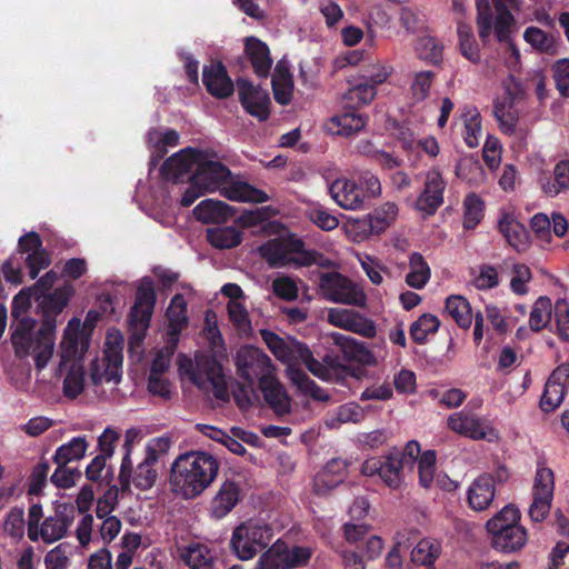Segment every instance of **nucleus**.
Instances as JSON below:
<instances>
[{"label": "nucleus", "mask_w": 569, "mask_h": 569, "mask_svg": "<svg viewBox=\"0 0 569 569\" xmlns=\"http://www.w3.org/2000/svg\"><path fill=\"white\" fill-rule=\"evenodd\" d=\"M191 177L204 191L219 190L221 196L231 201L262 203L269 200L263 190L246 181H228L231 178L230 169L213 153L206 151L198 153V166Z\"/></svg>", "instance_id": "1"}, {"label": "nucleus", "mask_w": 569, "mask_h": 569, "mask_svg": "<svg viewBox=\"0 0 569 569\" xmlns=\"http://www.w3.org/2000/svg\"><path fill=\"white\" fill-rule=\"evenodd\" d=\"M218 460L202 451L180 455L171 467L170 486L172 491L184 499L200 496L216 479Z\"/></svg>", "instance_id": "2"}, {"label": "nucleus", "mask_w": 569, "mask_h": 569, "mask_svg": "<svg viewBox=\"0 0 569 569\" xmlns=\"http://www.w3.org/2000/svg\"><path fill=\"white\" fill-rule=\"evenodd\" d=\"M36 321L23 317L11 323V342L19 358L31 356L36 369L41 371L47 367L54 352L56 322L47 318L38 330Z\"/></svg>", "instance_id": "3"}, {"label": "nucleus", "mask_w": 569, "mask_h": 569, "mask_svg": "<svg viewBox=\"0 0 569 569\" xmlns=\"http://www.w3.org/2000/svg\"><path fill=\"white\" fill-rule=\"evenodd\" d=\"M261 257L273 268L288 264H298L309 267L317 264L321 268H331L333 262L323 253L305 248V242L293 236L287 238H276L267 241L259 247Z\"/></svg>", "instance_id": "4"}, {"label": "nucleus", "mask_w": 569, "mask_h": 569, "mask_svg": "<svg viewBox=\"0 0 569 569\" xmlns=\"http://www.w3.org/2000/svg\"><path fill=\"white\" fill-rule=\"evenodd\" d=\"M157 295L151 278L143 277L136 291L134 303L129 313V348H140L150 327Z\"/></svg>", "instance_id": "5"}, {"label": "nucleus", "mask_w": 569, "mask_h": 569, "mask_svg": "<svg viewBox=\"0 0 569 569\" xmlns=\"http://www.w3.org/2000/svg\"><path fill=\"white\" fill-rule=\"evenodd\" d=\"M272 536L269 525L249 520L234 528L230 548L240 560H249L269 546Z\"/></svg>", "instance_id": "6"}, {"label": "nucleus", "mask_w": 569, "mask_h": 569, "mask_svg": "<svg viewBox=\"0 0 569 569\" xmlns=\"http://www.w3.org/2000/svg\"><path fill=\"white\" fill-rule=\"evenodd\" d=\"M188 375L192 383L201 390L212 389L214 398L229 401V391L221 363L212 356L196 358L194 367L191 366Z\"/></svg>", "instance_id": "7"}, {"label": "nucleus", "mask_w": 569, "mask_h": 569, "mask_svg": "<svg viewBox=\"0 0 569 569\" xmlns=\"http://www.w3.org/2000/svg\"><path fill=\"white\" fill-rule=\"evenodd\" d=\"M122 337L109 333L107 337V349L102 358H96L90 366V381L93 386L102 382L118 385L121 380L122 366Z\"/></svg>", "instance_id": "8"}, {"label": "nucleus", "mask_w": 569, "mask_h": 569, "mask_svg": "<svg viewBox=\"0 0 569 569\" xmlns=\"http://www.w3.org/2000/svg\"><path fill=\"white\" fill-rule=\"evenodd\" d=\"M236 368L238 376L248 382L251 390L256 381L260 385L274 375L270 357L252 346L241 347L237 351Z\"/></svg>", "instance_id": "9"}, {"label": "nucleus", "mask_w": 569, "mask_h": 569, "mask_svg": "<svg viewBox=\"0 0 569 569\" xmlns=\"http://www.w3.org/2000/svg\"><path fill=\"white\" fill-rule=\"evenodd\" d=\"M319 288L327 300L336 303L363 307L367 301L363 291L339 272L321 274Z\"/></svg>", "instance_id": "10"}, {"label": "nucleus", "mask_w": 569, "mask_h": 569, "mask_svg": "<svg viewBox=\"0 0 569 569\" xmlns=\"http://www.w3.org/2000/svg\"><path fill=\"white\" fill-rule=\"evenodd\" d=\"M503 96L495 100L493 116L502 130L513 132L519 118L517 103L523 98V89L521 83L513 76H509L503 80Z\"/></svg>", "instance_id": "11"}, {"label": "nucleus", "mask_w": 569, "mask_h": 569, "mask_svg": "<svg viewBox=\"0 0 569 569\" xmlns=\"http://www.w3.org/2000/svg\"><path fill=\"white\" fill-rule=\"evenodd\" d=\"M90 340L79 319L73 318L68 322L60 342L59 373L72 362H81L82 356L89 349Z\"/></svg>", "instance_id": "12"}, {"label": "nucleus", "mask_w": 569, "mask_h": 569, "mask_svg": "<svg viewBox=\"0 0 569 569\" xmlns=\"http://www.w3.org/2000/svg\"><path fill=\"white\" fill-rule=\"evenodd\" d=\"M555 476L549 468L541 467L537 470L532 487V503L529 507V517L535 522L546 519L550 512L553 499Z\"/></svg>", "instance_id": "13"}, {"label": "nucleus", "mask_w": 569, "mask_h": 569, "mask_svg": "<svg viewBox=\"0 0 569 569\" xmlns=\"http://www.w3.org/2000/svg\"><path fill=\"white\" fill-rule=\"evenodd\" d=\"M387 76V72L378 71L355 78L350 89L342 97L345 109H357L369 104L376 97V87L386 81Z\"/></svg>", "instance_id": "14"}, {"label": "nucleus", "mask_w": 569, "mask_h": 569, "mask_svg": "<svg viewBox=\"0 0 569 569\" xmlns=\"http://www.w3.org/2000/svg\"><path fill=\"white\" fill-rule=\"evenodd\" d=\"M237 91L243 109L259 121H266L270 116L271 100L267 90L253 86L248 79H237Z\"/></svg>", "instance_id": "15"}, {"label": "nucleus", "mask_w": 569, "mask_h": 569, "mask_svg": "<svg viewBox=\"0 0 569 569\" xmlns=\"http://www.w3.org/2000/svg\"><path fill=\"white\" fill-rule=\"evenodd\" d=\"M400 456L392 451L381 461L378 458L367 459L361 466L365 476L378 475L382 481L392 489L400 488L406 467L399 460Z\"/></svg>", "instance_id": "16"}, {"label": "nucleus", "mask_w": 569, "mask_h": 569, "mask_svg": "<svg viewBox=\"0 0 569 569\" xmlns=\"http://www.w3.org/2000/svg\"><path fill=\"white\" fill-rule=\"evenodd\" d=\"M73 506L59 503L52 515L46 517L40 525V537L46 543H53L62 539L74 521Z\"/></svg>", "instance_id": "17"}, {"label": "nucleus", "mask_w": 569, "mask_h": 569, "mask_svg": "<svg viewBox=\"0 0 569 569\" xmlns=\"http://www.w3.org/2000/svg\"><path fill=\"white\" fill-rule=\"evenodd\" d=\"M327 318L332 326L367 338L377 333L375 322L352 309L330 308Z\"/></svg>", "instance_id": "18"}, {"label": "nucleus", "mask_w": 569, "mask_h": 569, "mask_svg": "<svg viewBox=\"0 0 569 569\" xmlns=\"http://www.w3.org/2000/svg\"><path fill=\"white\" fill-rule=\"evenodd\" d=\"M447 182L437 169H431L426 173L425 186L421 194L418 197L416 207L427 216L436 213L443 203V192Z\"/></svg>", "instance_id": "19"}, {"label": "nucleus", "mask_w": 569, "mask_h": 569, "mask_svg": "<svg viewBox=\"0 0 569 569\" xmlns=\"http://www.w3.org/2000/svg\"><path fill=\"white\" fill-rule=\"evenodd\" d=\"M568 381L569 363H562L551 372L545 385V390L540 399V408L543 411L551 412L561 405Z\"/></svg>", "instance_id": "20"}, {"label": "nucleus", "mask_w": 569, "mask_h": 569, "mask_svg": "<svg viewBox=\"0 0 569 569\" xmlns=\"http://www.w3.org/2000/svg\"><path fill=\"white\" fill-rule=\"evenodd\" d=\"M199 152L201 150L187 148L169 157L161 167L162 176L174 183L182 181L184 174L194 172Z\"/></svg>", "instance_id": "21"}, {"label": "nucleus", "mask_w": 569, "mask_h": 569, "mask_svg": "<svg viewBox=\"0 0 569 569\" xmlns=\"http://www.w3.org/2000/svg\"><path fill=\"white\" fill-rule=\"evenodd\" d=\"M202 82L208 92L219 99L231 96L234 90L233 82L220 61H212L203 67Z\"/></svg>", "instance_id": "22"}, {"label": "nucleus", "mask_w": 569, "mask_h": 569, "mask_svg": "<svg viewBox=\"0 0 569 569\" xmlns=\"http://www.w3.org/2000/svg\"><path fill=\"white\" fill-rule=\"evenodd\" d=\"M331 198L338 206L347 210H359L363 207L362 190L348 179L335 180L329 188Z\"/></svg>", "instance_id": "23"}, {"label": "nucleus", "mask_w": 569, "mask_h": 569, "mask_svg": "<svg viewBox=\"0 0 569 569\" xmlns=\"http://www.w3.org/2000/svg\"><path fill=\"white\" fill-rule=\"evenodd\" d=\"M237 210L228 203L206 199L198 203L193 209V216L203 223H223L236 214Z\"/></svg>", "instance_id": "24"}, {"label": "nucleus", "mask_w": 569, "mask_h": 569, "mask_svg": "<svg viewBox=\"0 0 569 569\" xmlns=\"http://www.w3.org/2000/svg\"><path fill=\"white\" fill-rule=\"evenodd\" d=\"M347 461L340 458L329 460L315 478V491L318 495H325L340 485L347 476Z\"/></svg>", "instance_id": "25"}, {"label": "nucleus", "mask_w": 569, "mask_h": 569, "mask_svg": "<svg viewBox=\"0 0 569 569\" xmlns=\"http://www.w3.org/2000/svg\"><path fill=\"white\" fill-rule=\"evenodd\" d=\"M448 427L457 433L475 440L487 438L491 429L473 415L463 411L448 418Z\"/></svg>", "instance_id": "26"}, {"label": "nucleus", "mask_w": 569, "mask_h": 569, "mask_svg": "<svg viewBox=\"0 0 569 569\" xmlns=\"http://www.w3.org/2000/svg\"><path fill=\"white\" fill-rule=\"evenodd\" d=\"M331 338L347 361L367 366L376 362L373 355L362 342L338 332L331 333Z\"/></svg>", "instance_id": "27"}, {"label": "nucleus", "mask_w": 569, "mask_h": 569, "mask_svg": "<svg viewBox=\"0 0 569 569\" xmlns=\"http://www.w3.org/2000/svg\"><path fill=\"white\" fill-rule=\"evenodd\" d=\"M259 388L266 402L277 415L282 416L290 412V397L274 375L269 379L261 381Z\"/></svg>", "instance_id": "28"}, {"label": "nucleus", "mask_w": 569, "mask_h": 569, "mask_svg": "<svg viewBox=\"0 0 569 569\" xmlns=\"http://www.w3.org/2000/svg\"><path fill=\"white\" fill-rule=\"evenodd\" d=\"M244 51L256 74L267 78L272 66L268 46L256 37H248L244 42Z\"/></svg>", "instance_id": "29"}, {"label": "nucleus", "mask_w": 569, "mask_h": 569, "mask_svg": "<svg viewBox=\"0 0 569 569\" xmlns=\"http://www.w3.org/2000/svg\"><path fill=\"white\" fill-rule=\"evenodd\" d=\"M495 498V481L491 476L478 477L469 487L468 502L476 511L487 509Z\"/></svg>", "instance_id": "30"}, {"label": "nucleus", "mask_w": 569, "mask_h": 569, "mask_svg": "<svg viewBox=\"0 0 569 569\" xmlns=\"http://www.w3.org/2000/svg\"><path fill=\"white\" fill-rule=\"evenodd\" d=\"M499 231L507 242L517 251H523L529 244V232L526 227L510 214H503L498 223Z\"/></svg>", "instance_id": "31"}, {"label": "nucleus", "mask_w": 569, "mask_h": 569, "mask_svg": "<svg viewBox=\"0 0 569 569\" xmlns=\"http://www.w3.org/2000/svg\"><path fill=\"white\" fill-rule=\"evenodd\" d=\"M271 84L274 100L281 106L289 104L293 93V81L289 68L281 61L276 64Z\"/></svg>", "instance_id": "32"}, {"label": "nucleus", "mask_w": 569, "mask_h": 569, "mask_svg": "<svg viewBox=\"0 0 569 569\" xmlns=\"http://www.w3.org/2000/svg\"><path fill=\"white\" fill-rule=\"evenodd\" d=\"M527 542V531L522 526L500 528V532L491 535V545L496 550L513 552L521 549Z\"/></svg>", "instance_id": "33"}, {"label": "nucleus", "mask_w": 569, "mask_h": 569, "mask_svg": "<svg viewBox=\"0 0 569 569\" xmlns=\"http://www.w3.org/2000/svg\"><path fill=\"white\" fill-rule=\"evenodd\" d=\"M147 141L152 148L151 166H157L168 152V147H174L179 142V133L173 129L161 131L160 129H151L147 134Z\"/></svg>", "instance_id": "34"}, {"label": "nucleus", "mask_w": 569, "mask_h": 569, "mask_svg": "<svg viewBox=\"0 0 569 569\" xmlns=\"http://www.w3.org/2000/svg\"><path fill=\"white\" fill-rule=\"evenodd\" d=\"M169 320V336L173 346L178 342V337L182 329L188 325L187 301L180 293L173 296L167 309Z\"/></svg>", "instance_id": "35"}, {"label": "nucleus", "mask_w": 569, "mask_h": 569, "mask_svg": "<svg viewBox=\"0 0 569 569\" xmlns=\"http://www.w3.org/2000/svg\"><path fill=\"white\" fill-rule=\"evenodd\" d=\"M239 501V488L233 481H224L211 505L212 515L220 519L227 516Z\"/></svg>", "instance_id": "36"}, {"label": "nucleus", "mask_w": 569, "mask_h": 569, "mask_svg": "<svg viewBox=\"0 0 569 569\" xmlns=\"http://www.w3.org/2000/svg\"><path fill=\"white\" fill-rule=\"evenodd\" d=\"M181 560L192 569H202L210 566L214 559L211 549L202 542H190L179 548Z\"/></svg>", "instance_id": "37"}, {"label": "nucleus", "mask_w": 569, "mask_h": 569, "mask_svg": "<svg viewBox=\"0 0 569 569\" xmlns=\"http://www.w3.org/2000/svg\"><path fill=\"white\" fill-rule=\"evenodd\" d=\"M287 373L293 385L305 395H309L315 400L328 401L329 395L320 388L310 377L300 368L295 367L293 362L288 365Z\"/></svg>", "instance_id": "38"}, {"label": "nucleus", "mask_w": 569, "mask_h": 569, "mask_svg": "<svg viewBox=\"0 0 569 569\" xmlns=\"http://www.w3.org/2000/svg\"><path fill=\"white\" fill-rule=\"evenodd\" d=\"M287 373L293 385L305 395H309L315 400L328 401L329 395L320 388L310 377L300 368L295 367L293 362L288 365Z\"/></svg>", "instance_id": "39"}, {"label": "nucleus", "mask_w": 569, "mask_h": 569, "mask_svg": "<svg viewBox=\"0 0 569 569\" xmlns=\"http://www.w3.org/2000/svg\"><path fill=\"white\" fill-rule=\"evenodd\" d=\"M260 336L277 359L288 365L293 362V358L296 356L293 349L297 343H300L299 341L286 342L277 333L268 329H261Z\"/></svg>", "instance_id": "40"}, {"label": "nucleus", "mask_w": 569, "mask_h": 569, "mask_svg": "<svg viewBox=\"0 0 569 569\" xmlns=\"http://www.w3.org/2000/svg\"><path fill=\"white\" fill-rule=\"evenodd\" d=\"M207 240L217 249H231L241 243L242 232L232 226L209 228Z\"/></svg>", "instance_id": "41"}, {"label": "nucleus", "mask_w": 569, "mask_h": 569, "mask_svg": "<svg viewBox=\"0 0 569 569\" xmlns=\"http://www.w3.org/2000/svg\"><path fill=\"white\" fill-rule=\"evenodd\" d=\"M158 457L154 450H149L146 458L142 462H140L132 478L133 485L140 490L150 489L157 479V471L153 468V465L157 462Z\"/></svg>", "instance_id": "42"}, {"label": "nucleus", "mask_w": 569, "mask_h": 569, "mask_svg": "<svg viewBox=\"0 0 569 569\" xmlns=\"http://www.w3.org/2000/svg\"><path fill=\"white\" fill-rule=\"evenodd\" d=\"M446 311L461 328H469L472 323L470 303L462 296H450L446 300Z\"/></svg>", "instance_id": "43"}, {"label": "nucleus", "mask_w": 569, "mask_h": 569, "mask_svg": "<svg viewBox=\"0 0 569 569\" xmlns=\"http://www.w3.org/2000/svg\"><path fill=\"white\" fill-rule=\"evenodd\" d=\"M441 555V543L431 538L421 539L411 551V560L416 565L429 566Z\"/></svg>", "instance_id": "44"}, {"label": "nucleus", "mask_w": 569, "mask_h": 569, "mask_svg": "<svg viewBox=\"0 0 569 569\" xmlns=\"http://www.w3.org/2000/svg\"><path fill=\"white\" fill-rule=\"evenodd\" d=\"M410 272L406 276L408 286L421 289L430 278V268L419 252H413L409 259Z\"/></svg>", "instance_id": "45"}, {"label": "nucleus", "mask_w": 569, "mask_h": 569, "mask_svg": "<svg viewBox=\"0 0 569 569\" xmlns=\"http://www.w3.org/2000/svg\"><path fill=\"white\" fill-rule=\"evenodd\" d=\"M88 443L84 437H76L69 443L60 446L53 457L54 462L58 466H66L67 463L81 459Z\"/></svg>", "instance_id": "46"}, {"label": "nucleus", "mask_w": 569, "mask_h": 569, "mask_svg": "<svg viewBox=\"0 0 569 569\" xmlns=\"http://www.w3.org/2000/svg\"><path fill=\"white\" fill-rule=\"evenodd\" d=\"M84 389V370L81 362H72L63 380L62 391L66 398L76 399Z\"/></svg>", "instance_id": "47"}, {"label": "nucleus", "mask_w": 569, "mask_h": 569, "mask_svg": "<svg viewBox=\"0 0 569 569\" xmlns=\"http://www.w3.org/2000/svg\"><path fill=\"white\" fill-rule=\"evenodd\" d=\"M552 303L548 297H539L532 306L529 325L532 331H540L551 320Z\"/></svg>", "instance_id": "48"}, {"label": "nucleus", "mask_w": 569, "mask_h": 569, "mask_svg": "<svg viewBox=\"0 0 569 569\" xmlns=\"http://www.w3.org/2000/svg\"><path fill=\"white\" fill-rule=\"evenodd\" d=\"M519 510L513 506H506L487 521L486 527L488 532L493 535L500 532V526L502 530H505V528L519 527Z\"/></svg>", "instance_id": "49"}, {"label": "nucleus", "mask_w": 569, "mask_h": 569, "mask_svg": "<svg viewBox=\"0 0 569 569\" xmlns=\"http://www.w3.org/2000/svg\"><path fill=\"white\" fill-rule=\"evenodd\" d=\"M355 110L356 109H346L343 113L332 118V122L339 128V134L348 137L365 128L366 119L361 114L356 113Z\"/></svg>", "instance_id": "50"}, {"label": "nucleus", "mask_w": 569, "mask_h": 569, "mask_svg": "<svg viewBox=\"0 0 569 569\" xmlns=\"http://www.w3.org/2000/svg\"><path fill=\"white\" fill-rule=\"evenodd\" d=\"M286 542L281 540H277L272 546L264 551L254 569H279V568H286Z\"/></svg>", "instance_id": "51"}, {"label": "nucleus", "mask_w": 569, "mask_h": 569, "mask_svg": "<svg viewBox=\"0 0 569 569\" xmlns=\"http://www.w3.org/2000/svg\"><path fill=\"white\" fill-rule=\"evenodd\" d=\"M456 174L470 186H480L486 180V172L477 160L466 159L456 167Z\"/></svg>", "instance_id": "52"}, {"label": "nucleus", "mask_w": 569, "mask_h": 569, "mask_svg": "<svg viewBox=\"0 0 569 569\" xmlns=\"http://www.w3.org/2000/svg\"><path fill=\"white\" fill-rule=\"evenodd\" d=\"M397 213L398 208L392 202H386L376 209L375 212L369 216V226L371 232L380 233L385 231L396 219Z\"/></svg>", "instance_id": "53"}, {"label": "nucleus", "mask_w": 569, "mask_h": 569, "mask_svg": "<svg viewBox=\"0 0 569 569\" xmlns=\"http://www.w3.org/2000/svg\"><path fill=\"white\" fill-rule=\"evenodd\" d=\"M440 326L439 319L431 313L421 315L418 320L410 326V336L417 343H423L429 333L438 331Z\"/></svg>", "instance_id": "54"}, {"label": "nucleus", "mask_w": 569, "mask_h": 569, "mask_svg": "<svg viewBox=\"0 0 569 569\" xmlns=\"http://www.w3.org/2000/svg\"><path fill=\"white\" fill-rule=\"evenodd\" d=\"M553 181L542 183V189L548 196H556L569 189V160L558 162L553 169Z\"/></svg>", "instance_id": "55"}, {"label": "nucleus", "mask_w": 569, "mask_h": 569, "mask_svg": "<svg viewBox=\"0 0 569 569\" xmlns=\"http://www.w3.org/2000/svg\"><path fill=\"white\" fill-rule=\"evenodd\" d=\"M293 352L296 353L293 361H301L315 377L328 381L327 371L322 367V361L320 362L313 357L307 345L297 343Z\"/></svg>", "instance_id": "56"}, {"label": "nucleus", "mask_w": 569, "mask_h": 569, "mask_svg": "<svg viewBox=\"0 0 569 569\" xmlns=\"http://www.w3.org/2000/svg\"><path fill=\"white\" fill-rule=\"evenodd\" d=\"M523 39L536 50L543 53L555 52V39L538 27H528Z\"/></svg>", "instance_id": "57"}, {"label": "nucleus", "mask_w": 569, "mask_h": 569, "mask_svg": "<svg viewBox=\"0 0 569 569\" xmlns=\"http://www.w3.org/2000/svg\"><path fill=\"white\" fill-rule=\"evenodd\" d=\"M415 49L421 60L437 64L442 59V47L430 36L419 38Z\"/></svg>", "instance_id": "58"}, {"label": "nucleus", "mask_w": 569, "mask_h": 569, "mask_svg": "<svg viewBox=\"0 0 569 569\" xmlns=\"http://www.w3.org/2000/svg\"><path fill=\"white\" fill-rule=\"evenodd\" d=\"M463 207V227L466 229H473L483 217V201L477 194L471 193L466 197Z\"/></svg>", "instance_id": "59"}, {"label": "nucleus", "mask_w": 569, "mask_h": 569, "mask_svg": "<svg viewBox=\"0 0 569 569\" xmlns=\"http://www.w3.org/2000/svg\"><path fill=\"white\" fill-rule=\"evenodd\" d=\"M399 21L409 33L423 31L427 22L425 13L412 7L401 8Z\"/></svg>", "instance_id": "60"}, {"label": "nucleus", "mask_w": 569, "mask_h": 569, "mask_svg": "<svg viewBox=\"0 0 569 569\" xmlns=\"http://www.w3.org/2000/svg\"><path fill=\"white\" fill-rule=\"evenodd\" d=\"M477 27L482 41H486L492 31V12L488 0L477 1Z\"/></svg>", "instance_id": "61"}, {"label": "nucleus", "mask_w": 569, "mask_h": 569, "mask_svg": "<svg viewBox=\"0 0 569 569\" xmlns=\"http://www.w3.org/2000/svg\"><path fill=\"white\" fill-rule=\"evenodd\" d=\"M4 532L14 540L23 537L24 532V512L22 508H12L3 523Z\"/></svg>", "instance_id": "62"}, {"label": "nucleus", "mask_w": 569, "mask_h": 569, "mask_svg": "<svg viewBox=\"0 0 569 569\" xmlns=\"http://www.w3.org/2000/svg\"><path fill=\"white\" fill-rule=\"evenodd\" d=\"M227 308L229 318L236 328L243 333L251 332V321L246 307L240 301H229Z\"/></svg>", "instance_id": "63"}, {"label": "nucleus", "mask_w": 569, "mask_h": 569, "mask_svg": "<svg viewBox=\"0 0 569 569\" xmlns=\"http://www.w3.org/2000/svg\"><path fill=\"white\" fill-rule=\"evenodd\" d=\"M558 335L569 340V303L566 299H558L553 307Z\"/></svg>", "instance_id": "64"}]
</instances>
